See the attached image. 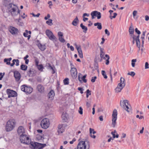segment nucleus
<instances>
[{
  "instance_id": "1",
  "label": "nucleus",
  "mask_w": 149,
  "mask_h": 149,
  "mask_svg": "<svg viewBox=\"0 0 149 149\" xmlns=\"http://www.w3.org/2000/svg\"><path fill=\"white\" fill-rule=\"evenodd\" d=\"M19 139L21 143L27 145L30 144V147L31 149H41L44 147L42 146V145H46L45 144L36 142H31V139L25 134L20 136Z\"/></svg>"
},
{
  "instance_id": "2",
  "label": "nucleus",
  "mask_w": 149,
  "mask_h": 149,
  "mask_svg": "<svg viewBox=\"0 0 149 149\" xmlns=\"http://www.w3.org/2000/svg\"><path fill=\"white\" fill-rule=\"evenodd\" d=\"M10 1L11 0H4L3 4L7 7L9 14H10L12 17H15L19 14L20 10L16 5L12 3H9Z\"/></svg>"
},
{
  "instance_id": "3",
  "label": "nucleus",
  "mask_w": 149,
  "mask_h": 149,
  "mask_svg": "<svg viewBox=\"0 0 149 149\" xmlns=\"http://www.w3.org/2000/svg\"><path fill=\"white\" fill-rule=\"evenodd\" d=\"M120 105L121 107L126 111L128 112H129L131 109L130 108V105L128 103V101L127 100H121Z\"/></svg>"
},
{
  "instance_id": "4",
  "label": "nucleus",
  "mask_w": 149,
  "mask_h": 149,
  "mask_svg": "<svg viewBox=\"0 0 149 149\" xmlns=\"http://www.w3.org/2000/svg\"><path fill=\"white\" fill-rule=\"evenodd\" d=\"M78 149H89V145L88 141H81L78 144Z\"/></svg>"
},
{
  "instance_id": "5",
  "label": "nucleus",
  "mask_w": 149,
  "mask_h": 149,
  "mask_svg": "<svg viewBox=\"0 0 149 149\" xmlns=\"http://www.w3.org/2000/svg\"><path fill=\"white\" fill-rule=\"evenodd\" d=\"M15 122L14 120H8L7 123L6 129L7 131L9 132L13 130L14 127Z\"/></svg>"
},
{
  "instance_id": "6",
  "label": "nucleus",
  "mask_w": 149,
  "mask_h": 149,
  "mask_svg": "<svg viewBox=\"0 0 149 149\" xmlns=\"http://www.w3.org/2000/svg\"><path fill=\"white\" fill-rule=\"evenodd\" d=\"M50 123L49 120L47 118H44L41 121L40 125L43 128L47 129L48 128L49 125Z\"/></svg>"
},
{
  "instance_id": "7",
  "label": "nucleus",
  "mask_w": 149,
  "mask_h": 149,
  "mask_svg": "<svg viewBox=\"0 0 149 149\" xmlns=\"http://www.w3.org/2000/svg\"><path fill=\"white\" fill-rule=\"evenodd\" d=\"M118 113L117 110L114 109L113 112L112 114V125L113 127H114L116 124V121L117 118Z\"/></svg>"
},
{
  "instance_id": "8",
  "label": "nucleus",
  "mask_w": 149,
  "mask_h": 149,
  "mask_svg": "<svg viewBox=\"0 0 149 149\" xmlns=\"http://www.w3.org/2000/svg\"><path fill=\"white\" fill-rule=\"evenodd\" d=\"M45 33L46 35L48 36L49 39L53 41H56L57 38L54 35L52 32L49 29L46 30Z\"/></svg>"
},
{
  "instance_id": "9",
  "label": "nucleus",
  "mask_w": 149,
  "mask_h": 149,
  "mask_svg": "<svg viewBox=\"0 0 149 149\" xmlns=\"http://www.w3.org/2000/svg\"><path fill=\"white\" fill-rule=\"evenodd\" d=\"M21 89L22 91L29 94L31 93L33 90L32 88L30 87L27 86L25 85L21 86Z\"/></svg>"
},
{
  "instance_id": "10",
  "label": "nucleus",
  "mask_w": 149,
  "mask_h": 149,
  "mask_svg": "<svg viewBox=\"0 0 149 149\" xmlns=\"http://www.w3.org/2000/svg\"><path fill=\"white\" fill-rule=\"evenodd\" d=\"M92 19L95 18V16H97L98 19H100L101 17V15L100 12L95 11L92 12L91 14Z\"/></svg>"
},
{
  "instance_id": "11",
  "label": "nucleus",
  "mask_w": 149,
  "mask_h": 149,
  "mask_svg": "<svg viewBox=\"0 0 149 149\" xmlns=\"http://www.w3.org/2000/svg\"><path fill=\"white\" fill-rule=\"evenodd\" d=\"M6 92L8 95V97H14L17 96V93L13 90L7 89Z\"/></svg>"
},
{
  "instance_id": "12",
  "label": "nucleus",
  "mask_w": 149,
  "mask_h": 149,
  "mask_svg": "<svg viewBox=\"0 0 149 149\" xmlns=\"http://www.w3.org/2000/svg\"><path fill=\"white\" fill-rule=\"evenodd\" d=\"M8 30L13 35L17 34L18 32L17 29L12 26H10Z\"/></svg>"
},
{
  "instance_id": "13",
  "label": "nucleus",
  "mask_w": 149,
  "mask_h": 149,
  "mask_svg": "<svg viewBox=\"0 0 149 149\" xmlns=\"http://www.w3.org/2000/svg\"><path fill=\"white\" fill-rule=\"evenodd\" d=\"M17 133L19 136L25 134V130L22 126L19 127L17 130Z\"/></svg>"
},
{
  "instance_id": "14",
  "label": "nucleus",
  "mask_w": 149,
  "mask_h": 149,
  "mask_svg": "<svg viewBox=\"0 0 149 149\" xmlns=\"http://www.w3.org/2000/svg\"><path fill=\"white\" fill-rule=\"evenodd\" d=\"M71 74L72 77L73 78H76L77 76V72L76 69L74 67H71V69L70 70Z\"/></svg>"
},
{
  "instance_id": "15",
  "label": "nucleus",
  "mask_w": 149,
  "mask_h": 149,
  "mask_svg": "<svg viewBox=\"0 0 149 149\" xmlns=\"http://www.w3.org/2000/svg\"><path fill=\"white\" fill-rule=\"evenodd\" d=\"M75 45L76 48L77 50L79 57L80 58H83V55L81 46L79 45V46H78L76 44Z\"/></svg>"
},
{
  "instance_id": "16",
  "label": "nucleus",
  "mask_w": 149,
  "mask_h": 149,
  "mask_svg": "<svg viewBox=\"0 0 149 149\" xmlns=\"http://www.w3.org/2000/svg\"><path fill=\"white\" fill-rule=\"evenodd\" d=\"M64 130V125L59 124L58 127V132L59 134H61Z\"/></svg>"
},
{
  "instance_id": "17",
  "label": "nucleus",
  "mask_w": 149,
  "mask_h": 149,
  "mask_svg": "<svg viewBox=\"0 0 149 149\" xmlns=\"http://www.w3.org/2000/svg\"><path fill=\"white\" fill-rule=\"evenodd\" d=\"M36 72L33 69H30L27 72V74L30 77L34 76L35 75Z\"/></svg>"
},
{
  "instance_id": "18",
  "label": "nucleus",
  "mask_w": 149,
  "mask_h": 149,
  "mask_svg": "<svg viewBox=\"0 0 149 149\" xmlns=\"http://www.w3.org/2000/svg\"><path fill=\"white\" fill-rule=\"evenodd\" d=\"M38 91L41 93H42L44 91V88L43 86L41 84H38L37 87Z\"/></svg>"
},
{
  "instance_id": "19",
  "label": "nucleus",
  "mask_w": 149,
  "mask_h": 149,
  "mask_svg": "<svg viewBox=\"0 0 149 149\" xmlns=\"http://www.w3.org/2000/svg\"><path fill=\"white\" fill-rule=\"evenodd\" d=\"M55 95V93L54 91L53 90H51L49 93L48 96L50 100H52Z\"/></svg>"
},
{
  "instance_id": "20",
  "label": "nucleus",
  "mask_w": 149,
  "mask_h": 149,
  "mask_svg": "<svg viewBox=\"0 0 149 149\" xmlns=\"http://www.w3.org/2000/svg\"><path fill=\"white\" fill-rule=\"evenodd\" d=\"M14 76L16 80L18 81L20 78V73L17 71H15L14 72Z\"/></svg>"
},
{
  "instance_id": "21",
  "label": "nucleus",
  "mask_w": 149,
  "mask_h": 149,
  "mask_svg": "<svg viewBox=\"0 0 149 149\" xmlns=\"http://www.w3.org/2000/svg\"><path fill=\"white\" fill-rule=\"evenodd\" d=\"M28 33L31 34V32L30 31H28L27 30H26L25 32L23 33V35L26 37H27L28 39L29 40L31 36L30 35H28Z\"/></svg>"
},
{
  "instance_id": "22",
  "label": "nucleus",
  "mask_w": 149,
  "mask_h": 149,
  "mask_svg": "<svg viewBox=\"0 0 149 149\" xmlns=\"http://www.w3.org/2000/svg\"><path fill=\"white\" fill-rule=\"evenodd\" d=\"M125 79L124 78L122 77H121L120 79V82L118 84L122 87H124L125 85Z\"/></svg>"
},
{
  "instance_id": "23",
  "label": "nucleus",
  "mask_w": 149,
  "mask_h": 149,
  "mask_svg": "<svg viewBox=\"0 0 149 149\" xmlns=\"http://www.w3.org/2000/svg\"><path fill=\"white\" fill-rule=\"evenodd\" d=\"M123 88V87L118 84V86L115 89L116 92V93H118L120 92Z\"/></svg>"
},
{
  "instance_id": "24",
  "label": "nucleus",
  "mask_w": 149,
  "mask_h": 149,
  "mask_svg": "<svg viewBox=\"0 0 149 149\" xmlns=\"http://www.w3.org/2000/svg\"><path fill=\"white\" fill-rule=\"evenodd\" d=\"M79 22V20L78 19V18L77 16L76 17V18L74 19V20L72 21V24L74 26H76L77 25V24Z\"/></svg>"
},
{
  "instance_id": "25",
  "label": "nucleus",
  "mask_w": 149,
  "mask_h": 149,
  "mask_svg": "<svg viewBox=\"0 0 149 149\" xmlns=\"http://www.w3.org/2000/svg\"><path fill=\"white\" fill-rule=\"evenodd\" d=\"M38 47L42 51L46 49V47L45 45H42L40 43H38Z\"/></svg>"
},
{
  "instance_id": "26",
  "label": "nucleus",
  "mask_w": 149,
  "mask_h": 149,
  "mask_svg": "<svg viewBox=\"0 0 149 149\" xmlns=\"http://www.w3.org/2000/svg\"><path fill=\"white\" fill-rule=\"evenodd\" d=\"M94 25L95 26H97V28L99 30H101L102 28L101 23H95L94 24Z\"/></svg>"
},
{
  "instance_id": "27",
  "label": "nucleus",
  "mask_w": 149,
  "mask_h": 149,
  "mask_svg": "<svg viewBox=\"0 0 149 149\" xmlns=\"http://www.w3.org/2000/svg\"><path fill=\"white\" fill-rule=\"evenodd\" d=\"M100 57L101 58H102L104 56V49L103 48L100 47Z\"/></svg>"
},
{
  "instance_id": "28",
  "label": "nucleus",
  "mask_w": 149,
  "mask_h": 149,
  "mask_svg": "<svg viewBox=\"0 0 149 149\" xmlns=\"http://www.w3.org/2000/svg\"><path fill=\"white\" fill-rule=\"evenodd\" d=\"M80 27L83 30V31L85 33H86L88 29L87 27L83 25L82 23L80 24Z\"/></svg>"
},
{
  "instance_id": "29",
  "label": "nucleus",
  "mask_w": 149,
  "mask_h": 149,
  "mask_svg": "<svg viewBox=\"0 0 149 149\" xmlns=\"http://www.w3.org/2000/svg\"><path fill=\"white\" fill-rule=\"evenodd\" d=\"M129 32L130 34H132L134 32V29L133 26L131 25L129 29Z\"/></svg>"
},
{
  "instance_id": "30",
  "label": "nucleus",
  "mask_w": 149,
  "mask_h": 149,
  "mask_svg": "<svg viewBox=\"0 0 149 149\" xmlns=\"http://www.w3.org/2000/svg\"><path fill=\"white\" fill-rule=\"evenodd\" d=\"M12 60L11 58H5L4 59V62H6V64L7 65H9L10 64V61Z\"/></svg>"
},
{
  "instance_id": "31",
  "label": "nucleus",
  "mask_w": 149,
  "mask_h": 149,
  "mask_svg": "<svg viewBox=\"0 0 149 149\" xmlns=\"http://www.w3.org/2000/svg\"><path fill=\"white\" fill-rule=\"evenodd\" d=\"M43 138L42 134H38L37 135L36 139L38 140L42 139Z\"/></svg>"
},
{
  "instance_id": "32",
  "label": "nucleus",
  "mask_w": 149,
  "mask_h": 149,
  "mask_svg": "<svg viewBox=\"0 0 149 149\" xmlns=\"http://www.w3.org/2000/svg\"><path fill=\"white\" fill-rule=\"evenodd\" d=\"M52 20L51 19H49L47 21L46 23L49 26H51L53 25Z\"/></svg>"
},
{
  "instance_id": "33",
  "label": "nucleus",
  "mask_w": 149,
  "mask_h": 149,
  "mask_svg": "<svg viewBox=\"0 0 149 149\" xmlns=\"http://www.w3.org/2000/svg\"><path fill=\"white\" fill-rule=\"evenodd\" d=\"M27 66L26 65L22 64L21 65V69L23 70L26 71L27 70Z\"/></svg>"
},
{
  "instance_id": "34",
  "label": "nucleus",
  "mask_w": 149,
  "mask_h": 149,
  "mask_svg": "<svg viewBox=\"0 0 149 149\" xmlns=\"http://www.w3.org/2000/svg\"><path fill=\"white\" fill-rule=\"evenodd\" d=\"M105 57L107 58V59L106 60V62L105 63L106 64L108 65L109 64V59H110V57L109 55L107 54H106L105 55Z\"/></svg>"
},
{
  "instance_id": "35",
  "label": "nucleus",
  "mask_w": 149,
  "mask_h": 149,
  "mask_svg": "<svg viewBox=\"0 0 149 149\" xmlns=\"http://www.w3.org/2000/svg\"><path fill=\"white\" fill-rule=\"evenodd\" d=\"M136 59H132L131 61L132 62V66L133 67H134L135 66V63L136 61Z\"/></svg>"
},
{
  "instance_id": "36",
  "label": "nucleus",
  "mask_w": 149,
  "mask_h": 149,
  "mask_svg": "<svg viewBox=\"0 0 149 149\" xmlns=\"http://www.w3.org/2000/svg\"><path fill=\"white\" fill-rule=\"evenodd\" d=\"M69 79L68 78H65L63 80V82L65 85H68L69 84Z\"/></svg>"
},
{
  "instance_id": "37",
  "label": "nucleus",
  "mask_w": 149,
  "mask_h": 149,
  "mask_svg": "<svg viewBox=\"0 0 149 149\" xmlns=\"http://www.w3.org/2000/svg\"><path fill=\"white\" fill-rule=\"evenodd\" d=\"M102 74L104 77V78L106 79L107 78V75L106 74L104 70H102Z\"/></svg>"
},
{
  "instance_id": "38",
  "label": "nucleus",
  "mask_w": 149,
  "mask_h": 149,
  "mask_svg": "<svg viewBox=\"0 0 149 149\" xmlns=\"http://www.w3.org/2000/svg\"><path fill=\"white\" fill-rule=\"evenodd\" d=\"M59 40L62 43H64L65 42V40L64 39L63 36L58 37Z\"/></svg>"
},
{
  "instance_id": "39",
  "label": "nucleus",
  "mask_w": 149,
  "mask_h": 149,
  "mask_svg": "<svg viewBox=\"0 0 149 149\" xmlns=\"http://www.w3.org/2000/svg\"><path fill=\"white\" fill-rule=\"evenodd\" d=\"M38 69L40 71H42L43 68V66L42 65H38L36 66Z\"/></svg>"
},
{
  "instance_id": "40",
  "label": "nucleus",
  "mask_w": 149,
  "mask_h": 149,
  "mask_svg": "<svg viewBox=\"0 0 149 149\" xmlns=\"http://www.w3.org/2000/svg\"><path fill=\"white\" fill-rule=\"evenodd\" d=\"M136 42L137 47L140 49L141 44L139 40H136Z\"/></svg>"
},
{
  "instance_id": "41",
  "label": "nucleus",
  "mask_w": 149,
  "mask_h": 149,
  "mask_svg": "<svg viewBox=\"0 0 149 149\" xmlns=\"http://www.w3.org/2000/svg\"><path fill=\"white\" fill-rule=\"evenodd\" d=\"M86 76V74L84 75L81 78V80H82L83 81L84 83H86L87 82V80L85 79Z\"/></svg>"
},
{
  "instance_id": "42",
  "label": "nucleus",
  "mask_w": 149,
  "mask_h": 149,
  "mask_svg": "<svg viewBox=\"0 0 149 149\" xmlns=\"http://www.w3.org/2000/svg\"><path fill=\"white\" fill-rule=\"evenodd\" d=\"M113 15V16H112V15H110L109 16V17L110 19H112L113 18H115L117 15V13H114Z\"/></svg>"
},
{
  "instance_id": "43",
  "label": "nucleus",
  "mask_w": 149,
  "mask_h": 149,
  "mask_svg": "<svg viewBox=\"0 0 149 149\" xmlns=\"http://www.w3.org/2000/svg\"><path fill=\"white\" fill-rule=\"evenodd\" d=\"M135 74V73L134 72H131L127 73V75L134 77Z\"/></svg>"
},
{
  "instance_id": "44",
  "label": "nucleus",
  "mask_w": 149,
  "mask_h": 149,
  "mask_svg": "<svg viewBox=\"0 0 149 149\" xmlns=\"http://www.w3.org/2000/svg\"><path fill=\"white\" fill-rule=\"evenodd\" d=\"M89 130L90 134H94L96 133V132L93 129L90 128Z\"/></svg>"
},
{
  "instance_id": "45",
  "label": "nucleus",
  "mask_w": 149,
  "mask_h": 149,
  "mask_svg": "<svg viewBox=\"0 0 149 149\" xmlns=\"http://www.w3.org/2000/svg\"><path fill=\"white\" fill-rule=\"evenodd\" d=\"M83 109L81 107H79L78 112L80 114L82 115L83 114Z\"/></svg>"
},
{
  "instance_id": "46",
  "label": "nucleus",
  "mask_w": 149,
  "mask_h": 149,
  "mask_svg": "<svg viewBox=\"0 0 149 149\" xmlns=\"http://www.w3.org/2000/svg\"><path fill=\"white\" fill-rule=\"evenodd\" d=\"M96 78L97 77L96 76L93 77L92 78V79L91 80V81L93 83L94 82Z\"/></svg>"
},
{
  "instance_id": "47",
  "label": "nucleus",
  "mask_w": 149,
  "mask_h": 149,
  "mask_svg": "<svg viewBox=\"0 0 149 149\" xmlns=\"http://www.w3.org/2000/svg\"><path fill=\"white\" fill-rule=\"evenodd\" d=\"M137 11L136 10H134L133 11L132 14L133 17H134L137 14Z\"/></svg>"
},
{
  "instance_id": "48",
  "label": "nucleus",
  "mask_w": 149,
  "mask_h": 149,
  "mask_svg": "<svg viewBox=\"0 0 149 149\" xmlns=\"http://www.w3.org/2000/svg\"><path fill=\"white\" fill-rule=\"evenodd\" d=\"M149 68V64L148 62H146L145 63V69H147L148 68Z\"/></svg>"
},
{
  "instance_id": "49",
  "label": "nucleus",
  "mask_w": 149,
  "mask_h": 149,
  "mask_svg": "<svg viewBox=\"0 0 149 149\" xmlns=\"http://www.w3.org/2000/svg\"><path fill=\"white\" fill-rule=\"evenodd\" d=\"M58 37L63 36V33L61 32H59L58 33Z\"/></svg>"
},
{
  "instance_id": "50",
  "label": "nucleus",
  "mask_w": 149,
  "mask_h": 149,
  "mask_svg": "<svg viewBox=\"0 0 149 149\" xmlns=\"http://www.w3.org/2000/svg\"><path fill=\"white\" fill-rule=\"evenodd\" d=\"M105 33L107 34L108 36H109L110 35V33L108 31L107 29H106L105 30Z\"/></svg>"
},
{
  "instance_id": "51",
  "label": "nucleus",
  "mask_w": 149,
  "mask_h": 149,
  "mask_svg": "<svg viewBox=\"0 0 149 149\" xmlns=\"http://www.w3.org/2000/svg\"><path fill=\"white\" fill-rule=\"evenodd\" d=\"M135 31L139 35L140 34V31L138 30V29L136 28L135 29Z\"/></svg>"
},
{
  "instance_id": "52",
  "label": "nucleus",
  "mask_w": 149,
  "mask_h": 149,
  "mask_svg": "<svg viewBox=\"0 0 149 149\" xmlns=\"http://www.w3.org/2000/svg\"><path fill=\"white\" fill-rule=\"evenodd\" d=\"M16 61V59H13V63L10 64L11 66L12 67L15 64Z\"/></svg>"
},
{
  "instance_id": "53",
  "label": "nucleus",
  "mask_w": 149,
  "mask_h": 149,
  "mask_svg": "<svg viewBox=\"0 0 149 149\" xmlns=\"http://www.w3.org/2000/svg\"><path fill=\"white\" fill-rule=\"evenodd\" d=\"M35 62L36 63V65L37 66V65H38L39 63V60L38 59L36 58L35 60Z\"/></svg>"
},
{
  "instance_id": "54",
  "label": "nucleus",
  "mask_w": 149,
  "mask_h": 149,
  "mask_svg": "<svg viewBox=\"0 0 149 149\" xmlns=\"http://www.w3.org/2000/svg\"><path fill=\"white\" fill-rule=\"evenodd\" d=\"M86 94H88L89 95L91 94V91L89 89H87L86 91Z\"/></svg>"
},
{
  "instance_id": "55",
  "label": "nucleus",
  "mask_w": 149,
  "mask_h": 149,
  "mask_svg": "<svg viewBox=\"0 0 149 149\" xmlns=\"http://www.w3.org/2000/svg\"><path fill=\"white\" fill-rule=\"evenodd\" d=\"M16 65L17 66H18L19 65V61L18 59H16Z\"/></svg>"
},
{
  "instance_id": "56",
  "label": "nucleus",
  "mask_w": 149,
  "mask_h": 149,
  "mask_svg": "<svg viewBox=\"0 0 149 149\" xmlns=\"http://www.w3.org/2000/svg\"><path fill=\"white\" fill-rule=\"evenodd\" d=\"M50 17V16L49 14H48L47 15V17H45L44 18V19L45 20H47L48 19V18H49Z\"/></svg>"
},
{
  "instance_id": "57",
  "label": "nucleus",
  "mask_w": 149,
  "mask_h": 149,
  "mask_svg": "<svg viewBox=\"0 0 149 149\" xmlns=\"http://www.w3.org/2000/svg\"><path fill=\"white\" fill-rule=\"evenodd\" d=\"M82 75L81 74L79 73V75H78V78H79V81H80V82H81V81H82V80H81V78H80V76H81Z\"/></svg>"
},
{
  "instance_id": "58",
  "label": "nucleus",
  "mask_w": 149,
  "mask_h": 149,
  "mask_svg": "<svg viewBox=\"0 0 149 149\" xmlns=\"http://www.w3.org/2000/svg\"><path fill=\"white\" fill-rule=\"evenodd\" d=\"M141 38L142 40V46L143 45V43H144V36H141Z\"/></svg>"
},
{
  "instance_id": "59",
  "label": "nucleus",
  "mask_w": 149,
  "mask_h": 149,
  "mask_svg": "<svg viewBox=\"0 0 149 149\" xmlns=\"http://www.w3.org/2000/svg\"><path fill=\"white\" fill-rule=\"evenodd\" d=\"M122 136L121 137V138H125L126 137V134H125L123 133L122 134Z\"/></svg>"
},
{
  "instance_id": "60",
  "label": "nucleus",
  "mask_w": 149,
  "mask_h": 149,
  "mask_svg": "<svg viewBox=\"0 0 149 149\" xmlns=\"http://www.w3.org/2000/svg\"><path fill=\"white\" fill-rule=\"evenodd\" d=\"M89 15L86 13H84L83 14L82 17H85L86 16L87 17L89 16Z\"/></svg>"
},
{
  "instance_id": "61",
  "label": "nucleus",
  "mask_w": 149,
  "mask_h": 149,
  "mask_svg": "<svg viewBox=\"0 0 149 149\" xmlns=\"http://www.w3.org/2000/svg\"><path fill=\"white\" fill-rule=\"evenodd\" d=\"M39 1V0H33V2L35 3H37Z\"/></svg>"
},
{
  "instance_id": "62",
  "label": "nucleus",
  "mask_w": 149,
  "mask_h": 149,
  "mask_svg": "<svg viewBox=\"0 0 149 149\" xmlns=\"http://www.w3.org/2000/svg\"><path fill=\"white\" fill-rule=\"evenodd\" d=\"M86 105L88 107H89L90 106V103H89L88 102H86Z\"/></svg>"
},
{
  "instance_id": "63",
  "label": "nucleus",
  "mask_w": 149,
  "mask_h": 149,
  "mask_svg": "<svg viewBox=\"0 0 149 149\" xmlns=\"http://www.w3.org/2000/svg\"><path fill=\"white\" fill-rule=\"evenodd\" d=\"M83 17V20L84 22H85L86 21H87L88 19V18H87L85 17Z\"/></svg>"
},
{
  "instance_id": "64",
  "label": "nucleus",
  "mask_w": 149,
  "mask_h": 149,
  "mask_svg": "<svg viewBox=\"0 0 149 149\" xmlns=\"http://www.w3.org/2000/svg\"><path fill=\"white\" fill-rule=\"evenodd\" d=\"M148 20H149V17L147 15H146L145 16V20L146 21H148Z\"/></svg>"
}]
</instances>
